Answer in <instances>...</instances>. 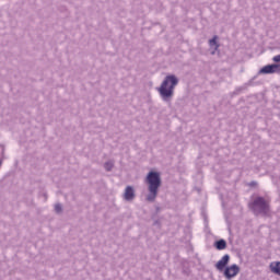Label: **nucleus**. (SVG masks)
<instances>
[{"label":"nucleus","instance_id":"obj_1","mask_svg":"<svg viewBox=\"0 0 280 280\" xmlns=\"http://www.w3.org/2000/svg\"><path fill=\"white\" fill-rule=\"evenodd\" d=\"M248 209L255 215H270V201L260 196H253L250 202H248Z\"/></svg>","mask_w":280,"mask_h":280},{"label":"nucleus","instance_id":"obj_2","mask_svg":"<svg viewBox=\"0 0 280 280\" xmlns=\"http://www.w3.org/2000/svg\"><path fill=\"white\" fill-rule=\"evenodd\" d=\"M147 183L149 185V196L147 200L152 202L156 199L159 194V187H161V175L156 172H150L147 176Z\"/></svg>","mask_w":280,"mask_h":280},{"label":"nucleus","instance_id":"obj_3","mask_svg":"<svg viewBox=\"0 0 280 280\" xmlns=\"http://www.w3.org/2000/svg\"><path fill=\"white\" fill-rule=\"evenodd\" d=\"M178 84V79L175 75H167L159 89L160 94L164 100L174 95V88Z\"/></svg>","mask_w":280,"mask_h":280},{"label":"nucleus","instance_id":"obj_4","mask_svg":"<svg viewBox=\"0 0 280 280\" xmlns=\"http://www.w3.org/2000/svg\"><path fill=\"white\" fill-rule=\"evenodd\" d=\"M240 273V267L237 265H232L225 268L224 275L226 279H233V277H237Z\"/></svg>","mask_w":280,"mask_h":280},{"label":"nucleus","instance_id":"obj_5","mask_svg":"<svg viewBox=\"0 0 280 280\" xmlns=\"http://www.w3.org/2000/svg\"><path fill=\"white\" fill-rule=\"evenodd\" d=\"M280 72V65H268V66H265L260 69V73H265V74H268V73H279Z\"/></svg>","mask_w":280,"mask_h":280},{"label":"nucleus","instance_id":"obj_6","mask_svg":"<svg viewBox=\"0 0 280 280\" xmlns=\"http://www.w3.org/2000/svg\"><path fill=\"white\" fill-rule=\"evenodd\" d=\"M231 257L229 255H224L215 265L217 270H224L226 268L229 260Z\"/></svg>","mask_w":280,"mask_h":280},{"label":"nucleus","instance_id":"obj_7","mask_svg":"<svg viewBox=\"0 0 280 280\" xmlns=\"http://www.w3.org/2000/svg\"><path fill=\"white\" fill-rule=\"evenodd\" d=\"M269 268L273 275H278L280 277V261H273L269 265Z\"/></svg>","mask_w":280,"mask_h":280},{"label":"nucleus","instance_id":"obj_8","mask_svg":"<svg viewBox=\"0 0 280 280\" xmlns=\"http://www.w3.org/2000/svg\"><path fill=\"white\" fill-rule=\"evenodd\" d=\"M135 198V189L128 186L125 190V200H132Z\"/></svg>","mask_w":280,"mask_h":280},{"label":"nucleus","instance_id":"obj_9","mask_svg":"<svg viewBox=\"0 0 280 280\" xmlns=\"http://www.w3.org/2000/svg\"><path fill=\"white\" fill-rule=\"evenodd\" d=\"M215 248L218 250H224V248H226V241H224V240L217 241Z\"/></svg>","mask_w":280,"mask_h":280},{"label":"nucleus","instance_id":"obj_10","mask_svg":"<svg viewBox=\"0 0 280 280\" xmlns=\"http://www.w3.org/2000/svg\"><path fill=\"white\" fill-rule=\"evenodd\" d=\"M209 45H210V47H215V49H218V47H220L218 45V36H214L212 39H210Z\"/></svg>","mask_w":280,"mask_h":280},{"label":"nucleus","instance_id":"obj_11","mask_svg":"<svg viewBox=\"0 0 280 280\" xmlns=\"http://www.w3.org/2000/svg\"><path fill=\"white\" fill-rule=\"evenodd\" d=\"M105 170H107V172H110L113 170V162L105 163Z\"/></svg>","mask_w":280,"mask_h":280},{"label":"nucleus","instance_id":"obj_12","mask_svg":"<svg viewBox=\"0 0 280 280\" xmlns=\"http://www.w3.org/2000/svg\"><path fill=\"white\" fill-rule=\"evenodd\" d=\"M55 211H56L57 213H60V211H62V206H60V203H57V205L55 206Z\"/></svg>","mask_w":280,"mask_h":280},{"label":"nucleus","instance_id":"obj_13","mask_svg":"<svg viewBox=\"0 0 280 280\" xmlns=\"http://www.w3.org/2000/svg\"><path fill=\"white\" fill-rule=\"evenodd\" d=\"M273 62H280V55H277L272 58Z\"/></svg>","mask_w":280,"mask_h":280},{"label":"nucleus","instance_id":"obj_14","mask_svg":"<svg viewBox=\"0 0 280 280\" xmlns=\"http://www.w3.org/2000/svg\"><path fill=\"white\" fill-rule=\"evenodd\" d=\"M2 165V162L0 161V166Z\"/></svg>","mask_w":280,"mask_h":280}]
</instances>
